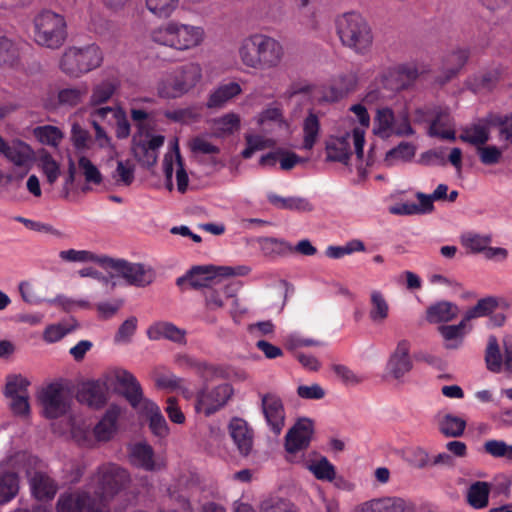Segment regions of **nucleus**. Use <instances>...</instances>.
Segmentation results:
<instances>
[{"label": "nucleus", "instance_id": "f257e3e1", "mask_svg": "<svg viewBox=\"0 0 512 512\" xmlns=\"http://www.w3.org/2000/svg\"><path fill=\"white\" fill-rule=\"evenodd\" d=\"M114 376L117 384L122 388V395L129 404L139 414L148 418L151 432L157 437H166L169 434L167 422L159 407L151 400L144 398L142 387L136 377L125 369L116 370Z\"/></svg>", "mask_w": 512, "mask_h": 512}, {"label": "nucleus", "instance_id": "f03ea898", "mask_svg": "<svg viewBox=\"0 0 512 512\" xmlns=\"http://www.w3.org/2000/svg\"><path fill=\"white\" fill-rule=\"evenodd\" d=\"M150 37L157 44L184 51L202 43L204 30L199 26L169 21L154 28Z\"/></svg>", "mask_w": 512, "mask_h": 512}, {"label": "nucleus", "instance_id": "7ed1b4c3", "mask_svg": "<svg viewBox=\"0 0 512 512\" xmlns=\"http://www.w3.org/2000/svg\"><path fill=\"white\" fill-rule=\"evenodd\" d=\"M337 33L341 43L358 54L369 51L373 35L367 21L358 13H346L336 21Z\"/></svg>", "mask_w": 512, "mask_h": 512}, {"label": "nucleus", "instance_id": "20e7f679", "mask_svg": "<svg viewBox=\"0 0 512 512\" xmlns=\"http://www.w3.org/2000/svg\"><path fill=\"white\" fill-rule=\"evenodd\" d=\"M66 37L67 25L61 14L44 10L34 18V40L38 45L58 49Z\"/></svg>", "mask_w": 512, "mask_h": 512}, {"label": "nucleus", "instance_id": "39448f33", "mask_svg": "<svg viewBox=\"0 0 512 512\" xmlns=\"http://www.w3.org/2000/svg\"><path fill=\"white\" fill-rule=\"evenodd\" d=\"M103 62V53L99 46L90 44L85 47H69L60 60V69L70 77L78 78L96 68Z\"/></svg>", "mask_w": 512, "mask_h": 512}, {"label": "nucleus", "instance_id": "423d86ee", "mask_svg": "<svg viewBox=\"0 0 512 512\" xmlns=\"http://www.w3.org/2000/svg\"><path fill=\"white\" fill-rule=\"evenodd\" d=\"M250 271L251 269L247 266H193L185 275L177 278L176 284L183 288L188 283L191 288L202 289V293H204V290L220 277L244 276Z\"/></svg>", "mask_w": 512, "mask_h": 512}, {"label": "nucleus", "instance_id": "0eeeda50", "mask_svg": "<svg viewBox=\"0 0 512 512\" xmlns=\"http://www.w3.org/2000/svg\"><path fill=\"white\" fill-rule=\"evenodd\" d=\"M314 433L313 422L308 418L299 419L285 436L286 460L290 463L304 462L302 452L306 450Z\"/></svg>", "mask_w": 512, "mask_h": 512}, {"label": "nucleus", "instance_id": "6e6552de", "mask_svg": "<svg viewBox=\"0 0 512 512\" xmlns=\"http://www.w3.org/2000/svg\"><path fill=\"white\" fill-rule=\"evenodd\" d=\"M105 269L114 270L128 285L136 287H145L151 284L155 277L151 268L141 263H131L124 259L108 257Z\"/></svg>", "mask_w": 512, "mask_h": 512}, {"label": "nucleus", "instance_id": "1a4fd4ad", "mask_svg": "<svg viewBox=\"0 0 512 512\" xmlns=\"http://www.w3.org/2000/svg\"><path fill=\"white\" fill-rule=\"evenodd\" d=\"M504 357L501 354L497 337L490 335L485 351V363L490 372L500 373L504 367L507 373L512 374V335H505L502 340Z\"/></svg>", "mask_w": 512, "mask_h": 512}, {"label": "nucleus", "instance_id": "9d476101", "mask_svg": "<svg viewBox=\"0 0 512 512\" xmlns=\"http://www.w3.org/2000/svg\"><path fill=\"white\" fill-rule=\"evenodd\" d=\"M97 479L101 493L104 496H113L127 487L130 475L126 469L108 463L98 468Z\"/></svg>", "mask_w": 512, "mask_h": 512}, {"label": "nucleus", "instance_id": "9b49d317", "mask_svg": "<svg viewBox=\"0 0 512 512\" xmlns=\"http://www.w3.org/2000/svg\"><path fill=\"white\" fill-rule=\"evenodd\" d=\"M232 394V386L228 383L220 384L213 389L204 387L197 393L196 411L209 416L222 408Z\"/></svg>", "mask_w": 512, "mask_h": 512}, {"label": "nucleus", "instance_id": "f8f14e48", "mask_svg": "<svg viewBox=\"0 0 512 512\" xmlns=\"http://www.w3.org/2000/svg\"><path fill=\"white\" fill-rule=\"evenodd\" d=\"M262 414L271 437L277 439L285 426V408L281 398L267 393L261 399Z\"/></svg>", "mask_w": 512, "mask_h": 512}, {"label": "nucleus", "instance_id": "ddd939ff", "mask_svg": "<svg viewBox=\"0 0 512 512\" xmlns=\"http://www.w3.org/2000/svg\"><path fill=\"white\" fill-rule=\"evenodd\" d=\"M56 508L58 512H103L104 503L87 492H73L60 495Z\"/></svg>", "mask_w": 512, "mask_h": 512}, {"label": "nucleus", "instance_id": "4468645a", "mask_svg": "<svg viewBox=\"0 0 512 512\" xmlns=\"http://www.w3.org/2000/svg\"><path fill=\"white\" fill-rule=\"evenodd\" d=\"M39 401L43 406L44 415L49 419L63 416L69 408L64 389L61 384L51 383L47 385L39 395Z\"/></svg>", "mask_w": 512, "mask_h": 512}, {"label": "nucleus", "instance_id": "2eb2a0df", "mask_svg": "<svg viewBox=\"0 0 512 512\" xmlns=\"http://www.w3.org/2000/svg\"><path fill=\"white\" fill-rule=\"evenodd\" d=\"M412 367L410 344L406 340H401L388 359L386 365L387 373L394 380L403 382L405 375L412 370Z\"/></svg>", "mask_w": 512, "mask_h": 512}, {"label": "nucleus", "instance_id": "dca6fc26", "mask_svg": "<svg viewBox=\"0 0 512 512\" xmlns=\"http://www.w3.org/2000/svg\"><path fill=\"white\" fill-rule=\"evenodd\" d=\"M228 277H220L214 281L210 287L204 290L203 296L205 298L206 308L209 310H216L223 307L224 302L231 300L236 303L234 299L236 287L227 280Z\"/></svg>", "mask_w": 512, "mask_h": 512}, {"label": "nucleus", "instance_id": "f3484780", "mask_svg": "<svg viewBox=\"0 0 512 512\" xmlns=\"http://www.w3.org/2000/svg\"><path fill=\"white\" fill-rule=\"evenodd\" d=\"M108 390L107 383L101 379L88 381L79 389L77 400L91 408L100 409L108 401Z\"/></svg>", "mask_w": 512, "mask_h": 512}, {"label": "nucleus", "instance_id": "a211bd4d", "mask_svg": "<svg viewBox=\"0 0 512 512\" xmlns=\"http://www.w3.org/2000/svg\"><path fill=\"white\" fill-rule=\"evenodd\" d=\"M281 44L269 36H258V65L261 69L277 67L283 57Z\"/></svg>", "mask_w": 512, "mask_h": 512}, {"label": "nucleus", "instance_id": "6ab92c4d", "mask_svg": "<svg viewBox=\"0 0 512 512\" xmlns=\"http://www.w3.org/2000/svg\"><path fill=\"white\" fill-rule=\"evenodd\" d=\"M180 362L182 366L192 370L205 383L227 377V372L221 365H215L188 355L183 356Z\"/></svg>", "mask_w": 512, "mask_h": 512}, {"label": "nucleus", "instance_id": "aec40b11", "mask_svg": "<svg viewBox=\"0 0 512 512\" xmlns=\"http://www.w3.org/2000/svg\"><path fill=\"white\" fill-rule=\"evenodd\" d=\"M96 115L101 119H107L109 124L115 125V136L118 139H126L131 132V126L125 110L121 107H100L96 109Z\"/></svg>", "mask_w": 512, "mask_h": 512}, {"label": "nucleus", "instance_id": "412c9836", "mask_svg": "<svg viewBox=\"0 0 512 512\" xmlns=\"http://www.w3.org/2000/svg\"><path fill=\"white\" fill-rule=\"evenodd\" d=\"M0 153L18 167L27 166L34 158L32 148L21 140H14L11 143L4 141L0 146Z\"/></svg>", "mask_w": 512, "mask_h": 512}, {"label": "nucleus", "instance_id": "4be33fe9", "mask_svg": "<svg viewBox=\"0 0 512 512\" xmlns=\"http://www.w3.org/2000/svg\"><path fill=\"white\" fill-rule=\"evenodd\" d=\"M431 114L433 115V119L429 127V135L431 137L454 141L456 136L455 131L451 129L452 119L449 111L438 107L435 108Z\"/></svg>", "mask_w": 512, "mask_h": 512}, {"label": "nucleus", "instance_id": "5701e85b", "mask_svg": "<svg viewBox=\"0 0 512 512\" xmlns=\"http://www.w3.org/2000/svg\"><path fill=\"white\" fill-rule=\"evenodd\" d=\"M350 144L351 137L349 133L341 137H331L326 142V160L347 165L352 155Z\"/></svg>", "mask_w": 512, "mask_h": 512}, {"label": "nucleus", "instance_id": "b1692460", "mask_svg": "<svg viewBox=\"0 0 512 512\" xmlns=\"http://www.w3.org/2000/svg\"><path fill=\"white\" fill-rule=\"evenodd\" d=\"M147 336L150 340L164 338L177 344H186V331L171 322L160 321L151 325L147 330Z\"/></svg>", "mask_w": 512, "mask_h": 512}, {"label": "nucleus", "instance_id": "393cba45", "mask_svg": "<svg viewBox=\"0 0 512 512\" xmlns=\"http://www.w3.org/2000/svg\"><path fill=\"white\" fill-rule=\"evenodd\" d=\"M408 502L401 497H382L362 503L357 512H404Z\"/></svg>", "mask_w": 512, "mask_h": 512}, {"label": "nucleus", "instance_id": "a878e982", "mask_svg": "<svg viewBox=\"0 0 512 512\" xmlns=\"http://www.w3.org/2000/svg\"><path fill=\"white\" fill-rule=\"evenodd\" d=\"M229 431L240 454L247 456L253 446V432L248 429L246 421L240 418L232 419Z\"/></svg>", "mask_w": 512, "mask_h": 512}, {"label": "nucleus", "instance_id": "bb28decb", "mask_svg": "<svg viewBox=\"0 0 512 512\" xmlns=\"http://www.w3.org/2000/svg\"><path fill=\"white\" fill-rule=\"evenodd\" d=\"M129 461L133 466L145 471L158 469L154 460V450L147 443L139 442L132 445L129 449Z\"/></svg>", "mask_w": 512, "mask_h": 512}, {"label": "nucleus", "instance_id": "cd10ccee", "mask_svg": "<svg viewBox=\"0 0 512 512\" xmlns=\"http://www.w3.org/2000/svg\"><path fill=\"white\" fill-rule=\"evenodd\" d=\"M121 412V408L114 404L107 409L104 416L93 430L98 441H108L113 437L117 430V421Z\"/></svg>", "mask_w": 512, "mask_h": 512}, {"label": "nucleus", "instance_id": "c85d7f7f", "mask_svg": "<svg viewBox=\"0 0 512 512\" xmlns=\"http://www.w3.org/2000/svg\"><path fill=\"white\" fill-rule=\"evenodd\" d=\"M357 85V76L352 73L339 75L329 88V94L323 96L322 100L327 102H335L354 91Z\"/></svg>", "mask_w": 512, "mask_h": 512}, {"label": "nucleus", "instance_id": "c756f323", "mask_svg": "<svg viewBox=\"0 0 512 512\" xmlns=\"http://www.w3.org/2000/svg\"><path fill=\"white\" fill-rule=\"evenodd\" d=\"M32 494L38 500H51L57 493L56 482L43 472H35L30 480Z\"/></svg>", "mask_w": 512, "mask_h": 512}, {"label": "nucleus", "instance_id": "7c9ffc66", "mask_svg": "<svg viewBox=\"0 0 512 512\" xmlns=\"http://www.w3.org/2000/svg\"><path fill=\"white\" fill-rule=\"evenodd\" d=\"M241 87L236 82H229L218 86L209 95L206 103L209 109L223 108L226 103L241 93Z\"/></svg>", "mask_w": 512, "mask_h": 512}, {"label": "nucleus", "instance_id": "2f4dec72", "mask_svg": "<svg viewBox=\"0 0 512 512\" xmlns=\"http://www.w3.org/2000/svg\"><path fill=\"white\" fill-rule=\"evenodd\" d=\"M459 308L449 301H439L430 305L426 310V320L429 323L449 322L457 317Z\"/></svg>", "mask_w": 512, "mask_h": 512}, {"label": "nucleus", "instance_id": "473e14b6", "mask_svg": "<svg viewBox=\"0 0 512 512\" xmlns=\"http://www.w3.org/2000/svg\"><path fill=\"white\" fill-rule=\"evenodd\" d=\"M88 94L86 84L62 88L57 93V104L62 108H74L80 105Z\"/></svg>", "mask_w": 512, "mask_h": 512}, {"label": "nucleus", "instance_id": "72a5a7b5", "mask_svg": "<svg viewBox=\"0 0 512 512\" xmlns=\"http://www.w3.org/2000/svg\"><path fill=\"white\" fill-rule=\"evenodd\" d=\"M492 485L485 481L472 483L466 492V501L474 509H483L488 506Z\"/></svg>", "mask_w": 512, "mask_h": 512}, {"label": "nucleus", "instance_id": "f704fd0d", "mask_svg": "<svg viewBox=\"0 0 512 512\" xmlns=\"http://www.w3.org/2000/svg\"><path fill=\"white\" fill-rule=\"evenodd\" d=\"M119 88L116 78H106L95 84L90 96V105L98 106L107 103Z\"/></svg>", "mask_w": 512, "mask_h": 512}, {"label": "nucleus", "instance_id": "c9c22d12", "mask_svg": "<svg viewBox=\"0 0 512 512\" xmlns=\"http://www.w3.org/2000/svg\"><path fill=\"white\" fill-rule=\"evenodd\" d=\"M268 201L278 209L295 210L299 212H310L313 205L303 197H281L274 193L267 195Z\"/></svg>", "mask_w": 512, "mask_h": 512}, {"label": "nucleus", "instance_id": "e433bc0d", "mask_svg": "<svg viewBox=\"0 0 512 512\" xmlns=\"http://www.w3.org/2000/svg\"><path fill=\"white\" fill-rule=\"evenodd\" d=\"M20 60V50L17 43L5 36H0V68H14Z\"/></svg>", "mask_w": 512, "mask_h": 512}, {"label": "nucleus", "instance_id": "4c0bfd02", "mask_svg": "<svg viewBox=\"0 0 512 512\" xmlns=\"http://www.w3.org/2000/svg\"><path fill=\"white\" fill-rule=\"evenodd\" d=\"M59 257L66 262L97 263L98 265L105 269L109 256L97 255L88 250L68 249L60 251Z\"/></svg>", "mask_w": 512, "mask_h": 512}, {"label": "nucleus", "instance_id": "58836bf2", "mask_svg": "<svg viewBox=\"0 0 512 512\" xmlns=\"http://www.w3.org/2000/svg\"><path fill=\"white\" fill-rule=\"evenodd\" d=\"M300 464L308 469L318 480L331 482L336 478L335 467L324 456L316 461L304 458V462H301Z\"/></svg>", "mask_w": 512, "mask_h": 512}, {"label": "nucleus", "instance_id": "ea45409f", "mask_svg": "<svg viewBox=\"0 0 512 512\" xmlns=\"http://www.w3.org/2000/svg\"><path fill=\"white\" fill-rule=\"evenodd\" d=\"M187 93L200 81L202 69L199 64L187 63L173 71Z\"/></svg>", "mask_w": 512, "mask_h": 512}, {"label": "nucleus", "instance_id": "a19ab883", "mask_svg": "<svg viewBox=\"0 0 512 512\" xmlns=\"http://www.w3.org/2000/svg\"><path fill=\"white\" fill-rule=\"evenodd\" d=\"M157 91L158 95L165 99L178 98L186 93L174 72L167 74L159 81Z\"/></svg>", "mask_w": 512, "mask_h": 512}, {"label": "nucleus", "instance_id": "79ce46f5", "mask_svg": "<svg viewBox=\"0 0 512 512\" xmlns=\"http://www.w3.org/2000/svg\"><path fill=\"white\" fill-rule=\"evenodd\" d=\"M19 491V477L15 472L0 473V504L10 502Z\"/></svg>", "mask_w": 512, "mask_h": 512}, {"label": "nucleus", "instance_id": "37998d69", "mask_svg": "<svg viewBox=\"0 0 512 512\" xmlns=\"http://www.w3.org/2000/svg\"><path fill=\"white\" fill-rule=\"evenodd\" d=\"M258 245L267 257H276L292 252V247L285 241L273 237H258Z\"/></svg>", "mask_w": 512, "mask_h": 512}, {"label": "nucleus", "instance_id": "c03bdc74", "mask_svg": "<svg viewBox=\"0 0 512 512\" xmlns=\"http://www.w3.org/2000/svg\"><path fill=\"white\" fill-rule=\"evenodd\" d=\"M438 428L446 437H460L466 428V420L452 414H446L439 421Z\"/></svg>", "mask_w": 512, "mask_h": 512}, {"label": "nucleus", "instance_id": "a18cd8bd", "mask_svg": "<svg viewBox=\"0 0 512 512\" xmlns=\"http://www.w3.org/2000/svg\"><path fill=\"white\" fill-rule=\"evenodd\" d=\"M416 152V147L409 142H401L398 146L390 149L384 159V164L387 167L393 166L397 161L407 162L410 161Z\"/></svg>", "mask_w": 512, "mask_h": 512}, {"label": "nucleus", "instance_id": "49530a36", "mask_svg": "<svg viewBox=\"0 0 512 512\" xmlns=\"http://www.w3.org/2000/svg\"><path fill=\"white\" fill-rule=\"evenodd\" d=\"M320 131L318 116L310 111L303 122V148L311 150L315 145Z\"/></svg>", "mask_w": 512, "mask_h": 512}, {"label": "nucleus", "instance_id": "de8ad7c7", "mask_svg": "<svg viewBox=\"0 0 512 512\" xmlns=\"http://www.w3.org/2000/svg\"><path fill=\"white\" fill-rule=\"evenodd\" d=\"M30 384L29 379L21 374H9L6 376V384L3 393L6 398L27 395Z\"/></svg>", "mask_w": 512, "mask_h": 512}, {"label": "nucleus", "instance_id": "09e8293b", "mask_svg": "<svg viewBox=\"0 0 512 512\" xmlns=\"http://www.w3.org/2000/svg\"><path fill=\"white\" fill-rule=\"evenodd\" d=\"M375 123V134L383 138L389 137L392 134L393 125L395 124V115L393 111L388 107L378 109Z\"/></svg>", "mask_w": 512, "mask_h": 512}, {"label": "nucleus", "instance_id": "8fccbe9b", "mask_svg": "<svg viewBox=\"0 0 512 512\" xmlns=\"http://www.w3.org/2000/svg\"><path fill=\"white\" fill-rule=\"evenodd\" d=\"M459 138L463 142L479 147L489 140V131L484 125L474 124L472 126L465 127Z\"/></svg>", "mask_w": 512, "mask_h": 512}, {"label": "nucleus", "instance_id": "3c124183", "mask_svg": "<svg viewBox=\"0 0 512 512\" xmlns=\"http://www.w3.org/2000/svg\"><path fill=\"white\" fill-rule=\"evenodd\" d=\"M389 313V305L384 296L379 291L371 293V309L369 311L370 319L375 323H382L386 320Z\"/></svg>", "mask_w": 512, "mask_h": 512}, {"label": "nucleus", "instance_id": "603ef678", "mask_svg": "<svg viewBox=\"0 0 512 512\" xmlns=\"http://www.w3.org/2000/svg\"><path fill=\"white\" fill-rule=\"evenodd\" d=\"M34 136L42 144L57 147L63 138V133L55 126L44 125L34 129Z\"/></svg>", "mask_w": 512, "mask_h": 512}, {"label": "nucleus", "instance_id": "864d4df0", "mask_svg": "<svg viewBox=\"0 0 512 512\" xmlns=\"http://www.w3.org/2000/svg\"><path fill=\"white\" fill-rule=\"evenodd\" d=\"M214 128L220 136L233 134L240 128V117L235 113H227L214 120Z\"/></svg>", "mask_w": 512, "mask_h": 512}, {"label": "nucleus", "instance_id": "5fc2aeb1", "mask_svg": "<svg viewBox=\"0 0 512 512\" xmlns=\"http://www.w3.org/2000/svg\"><path fill=\"white\" fill-rule=\"evenodd\" d=\"M178 4L179 0H146L147 9L159 18H168Z\"/></svg>", "mask_w": 512, "mask_h": 512}, {"label": "nucleus", "instance_id": "6e6d98bb", "mask_svg": "<svg viewBox=\"0 0 512 512\" xmlns=\"http://www.w3.org/2000/svg\"><path fill=\"white\" fill-rule=\"evenodd\" d=\"M483 449L485 453L494 458H504L512 461V445L507 444L503 440H488L484 443Z\"/></svg>", "mask_w": 512, "mask_h": 512}, {"label": "nucleus", "instance_id": "4d7b16f0", "mask_svg": "<svg viewBox=\"0 0 512 512\" xmlns=\"http://www.w3.org/2000/svg\"><path fill=\"white\" fill-rule=\"evenodd\" d=\"M498 306L497 300L493 297L480 299L477 304L466 312V320L486 316L492 313Z\"/></svg>", "mask_w": 512, "mask_h": 512}, {"label": "nucleus", "instance_id": "13d9d810", "mask_svg": "<svg viewBox=\"0 0 512 512\" xmlns=\"http://www.w3.org/2000/svg\"><path fill=\"white\" fill-rule=\"evenodd\" d=\"M39 163L43 173L47 178L48 183L54 184L60 174V168L58 163L48 152H43L40 154Z\"/></svg>", "mask_w": 512, "mask_h": 512}, {"label": "nucleus", "instance_id": "bf43d9fd", "mask_svg": "<svg viewBox=\"0 0 512 512\" xmlns=\"http://www.w3.org/2000/svg\"><path fill=\"white\" fill-rule=\"evenodd\" d=\"M275 122L279 128L288 129L289 125L283 117V111L280 105H272L266 108L258 116V124H264L265 122Z\"/></svg>", "mask_w": 512, "mask_h": 512}, {"label": "nucleus", "instance_id": "052dcab7", "mask_svg": "<svg viewBox=\"0 0 512 512\" xmlns=\"http://www.w3.org/2000/svg\"><path fill=\"white\" fill-rule=\"evenodd\" d=\"M239 54L243 63L248 67H256V40L255 36L246 38L240 49Z\"/></svg>", "mask_w": 512, "mask_h": 512}, {"label": "nucleus", "instance_id": "680f3d73", "mask_svg": "<svg viewBox=\"0 0 512 512\" xmlns=\"http://www.w3.org/2000/svg\"><path fill=\"white\" fill-rule=\"evenodd\" d=\"M365 249L364 243L359 240H353L345 246H329L326 249V255L333 259H338L344 255L350 254L355 251H363Z\"/></svg>", "mask_w": 512, "mask_h": 512}, {"label": "nucleus", "instance_id": "e2e57ef3", "mask_svg": "<svg viewBox=\"0 0 512 512\" xmlns=\"http://www.w3.org/2000/svg\"><path fill=\"white\" fill-rule=\"evenodd\" d=\"M113 178L118 183L130 185L134 180V165L130 160L118 161L117 168L113 174Z\"/></svg>", "mask_w": 512, "mask_h": 512}, {"label": "nucleus", "instance_id": "0e129e2a", "mask_svg": "<svg viewBox=\"0 0 512 512\" xmlns=\"http://www.w3.org/2000/svg\"><path fill=\"white\" fill-rule=\"evenodd\" d=\"M470 56V51L467 48H458L453 50L444 59V64L459 72L467 63Z\"/></svg>", "mask_w": 512, "mask_h": 512}, {"label": "nucleus", "instance_id": "69168bd1", "mask_svg": "<svg viewBox=\"0 0 512 512\" xmlns=\"http://www.w3.org/2000/svg\"><path fill=\"white\" fill-rule=\"evenodd\" d=\"M489 124L498 127L500 136L512 143V113L505 116H492Z\"/></svg>", "mask_w": 512, "mask_h": 512}, {"label": "nucleus", "instance_id": "338daca9", "mask_svg": "<svg viewBox=\"0 0 512 512\" xmlns=\"http://www.w3.org/2000/svg\"><path fill=\"white\" fill-rule=\"evenodd\" d=\"M80 169L83 171L86 182L99 185L102 182V175L99 169L87 157H81L78 161Z\"/></svg>", "mask_w": 512, "mask_h": 512}, {"label": "nucleus", "instance_id": "774afa93", "mask_svg": "<svg viewBox=\"0 0 512 512\" xmlns=\"http://www.w3.org/2000/svg\"><path fill=\"white\" fill-rule=\"evenodd\" d=\"M477 154L484 165L497 164L502 158V151L496 146H479Z\"/></svg>", "mask_w": 512, "mask_h": 512}]
</instances>
